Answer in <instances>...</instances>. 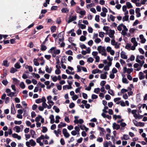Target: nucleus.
I'll list each match as a JSON object with an SVG mask.
<instances>
[{
    "instance_id": "nucleus-14",
    "label": "nucleus",
    "mask_w": 147,
    "mask_h": 147,
    "mask_svg": "<svg viewBox=\"0 0 147 147\" xmlns=\"http://www.w3.org/2000/svg\"><path fill=\"white\" fill-rule=\"evenodd\" d=\"M120 56L121 58L124 59H127V57L125 54V53L123 51H122L121 53Z\"/></svg>"
},
{
    "instance_id": "nucleus-20",
    "label": "nucleus",
    "mask_w": 147,
    "mask_h": 147,
    "mask_svg": "<svg viewBox=\"0 0 147 147\" xmlns=\"http://www.w3.org/2000/svg\"><path fill=\"white\" fill-rule=\"evenodd\" d=\"M77 17L76 16H73L70 17L67 21V23H69L75 20L76 19Z\"/></svg>"
},
{
    "instance_id": "nucleus-61",
    "label": "nucleus",
    "mask_w": 147,
    "mask_h": 147,
    "mask_svg": "<svg viewBox=\"0 0 147 147\" xmlns=\"http://www.w3.org/2000/svg\"><path fill=\"white\" fill-rule=\"evenodd\" d=\"M34 64L37 66H38L39 65V63L38 62V61L36 59H34Z\"/></svg>"
},
{
    "instance_id": "nucleus-55",
    "label": "nucleus",
    "mask_w": 147,
    "mask_h": 147,
    "mask_svg": "<svg viewBox=\"0 0 147 147\" xmlns=\"http://www.w3.org/2000/svg\"><path fill=\"white\" fill-rule=\"evenodd\" d=\"M100 90L102 92H103L104 94L107 92V91L105 90L104 87H102L100 89Z\"/></svg>"
},
{
    "instance_id": "nucleus-5",
    "label": "nucleus",
    "mask_w": 147,
    "mask_h": 147,
    "mask_svg": "<svg viewBox=\"0 0 147 147\" xmlns=\"http://www.w3.org/2000/svg\"><path fill=\"white\" fill-rule=\"evenodd\" d=\"M52 96L51 95L48 96L47 97V99L48 100V103L49 104L48 106V109H51L52 106L54 104V102L52 100Z\"/></svg>"
},
{
    "instance_id": "nucleus-15",
    "label": "nucleus",
    "mask_w": 147,
    "mask_h": 147,
    "mask_svg": "<svg viewBox=\"0 0 147 147\" xmlns=\"http://www.w3.org/2000/svg\"><path fill=\"white\" fill-rule=\"evenodd\" d=\"M112 127L113 129H116V130H118L120 128V125L117 124L115 123H114L113 124Z\"/></svg>"
},
{
    "instance_id": "nucleus-2",
    "label": "nucleus",
    "mask_w": 147,
    "mask_h": 147,
    "mask_svg": "<svg viewBox=\"0 0 147 147\" xmlns=\"http://www.w3.org/2000/svg\"><path fill=\"white\" fill-rule=\"evenodd\" d=\"M145 59L144 56L142 55H138L136 58V61L140 64V66H142L144 63V59Z\"/></svg>"
},
{
    "instance_id": "nucleus-22",
    "label": "nucleus",
    "mask_w": 147,
    "mask_h": 147,
    "mask_svg": "<svg viewBox=\"0 0 147 147\" xmlns=\"http://www.w3.org/2000/svg\"><path fill=\"white\" fill-rule=\"evenodd\" d=\"M92 73L93 74H95L98 73H102V71L98 69H96L92 70Z\"/></svg>"
},
{
    "instance_id": "nucleus-58",
    "label": "nucleus",
    "mask_w": 147,
    "mask_h": 147,
    "mask_svg": "<svg viewBox=\"0 0 147 147\" xmlns=\"http://www.w3.org/2000/svg\"><path fill=\"white\" fill-rule=\"evenodd\" d=\"M51 78H52L53 81L54 82H56L57 80V76H51Z\"/></svg>"
},
{
    "instance_id": "nucleus-36",
    "label": "nucleus",
    "mask_w": 147,
    "mask_h": 147,
    "mask_svg": "<svg viewBox=\"0 0 147 147\" xmlns=\"http://www.w3.org/2000/svg\"><path fill=\"white\" fill-rule=\"evenodd\" d=\"M108 93L111 95L114 96L115 95V93L111 89H110L108 90Z\"/></svg>"
},
{
    "instance_id": "nucleus-1",
    "label": "nucleus",
    "mask_w": 147,
    "mask_h": 147,
    "mask_svg": "<svg viewBox=\"0 0 147 147\" xmlns=\"http://www.w3.org/2000/svg\"><path fill=\"white\" fill-rule=\"evenodd\" d=\"M49 139V137L47 134L45 135H41L40 136L37 138L36 139V142L37 143L39 144L41 146L43 147L44 144H47L48 142L47 140Z\"/></svg>"
},
{
    "instance_id": "nucleus-26",
    "label": "nucleus",
    "mask_w": 147,
    "mask_h": 147,
    "mask_svg": "<svg viewBox=\"0 0 147 147\" xmlns=\"http://www.w3.org/2000/svg\"><path fill=\"white\" fill-rule=\"evenodd\" d=\"M30 133L32 138H36V137L34 131L33 130H30Z\"/></svg>"
},
{
    "instance_id": "nucleus-24",
    "label": "nucleus",
    "mask_w": 147,
    "mask_h": 147,
    "mask_svg": "<svg viewBox=\"0 0 147 147\" xmlns=\"http://www.w3.org/2000/svg\"><path fill=\"white\" fill-rule=\"evenodd\" d=\"M50 119V123L51 124H53L55 122V119L54 116L53 115H50L49 117Z\"/></svg>"
},
{
    "instance_id": "nucleus-9",
    "label": "nucleus",
    "mask_w": 147,
    "mask_h": 147,
    "mask_svg": "<svg viewBox=\"0 0 147 147\" xmlns=\"http://www.w3.org/2000/svg\"><path fill=\"white\" fill-rule=\"evenodd\" d=\"M128 31V29L126 27L124 28L122 31L121 34L124 36H127L128 37H129L130 36V34H127V32Z\"/></svg>"
},
{
    "instance_id": "nucleus-33",
    "label": "nucleus",
    "mask_w": 147,
    "mask_h": 147,
    "mask_svg": "<svg viewBox=\"0 0 147 147\" xmlns=\"http://www.w3.org/2000/svg\"><path fill=\"white\" fill-rule=\"evenodd\" d=\"M78 24L80 28L82 29H84L86 28V26L84 24Z\"/></svg>"
},
{
    "instance_id": "nucleus-52",
    "label": "nucleus",
    "mask_w": 147,
    "mask_h": 147,
    "mask_svg": "<svg viewBox=\"0 0 147 147\" xmlns=\"http://www.w3.org/2000/svg\"><path fill=\"white\" fill-rule=\"evenodd\" d=\"M100 91V89L98 88L94 89V92L96 94H98Z\"/></svg>"
},
{
    "instance_id": "nucleus-19",
    "label": "nucleus",
    "mask_w": 147,
    "mask_h": 147,
    "mask_svg": "<svg viewBox=\"0 0 147 147\" xmlns=\"http://www.w3.org/2000/svg\"><path fill=\"white\" fill-rule=\"evenodd\" d=\"M54 133L57 137H58L59 135L61 134V131L60 129H58L57 130H54Z\"/></svg>"
},
{
    "instance_id": "nucleus-4",
    "label": "nucleus",
    "mask_w": 147,
    "mask_h": 147,
    "mask_svg": "<svg viewBox=\"0 0 147 147\" xmlns=\"http://www.w3.org/2000/svg\"><path fill=\"white\" fill-rule=\"evenodd\" d=\"M97 50L99 53L101 54L102 55L105 56H107V54L106 51L105 47L99 46L97 47Z\"/></svg>"
},
{
    "instance_id": "nucleus-30",
    "label": "nucleus",
    "mask_w": 147,
    "mask_h": 147,
    "mask_svg": "<svg viewBox=\"0 0 147 147\" xmlns=\"http://www.w3.org/2000/svg\"><path fill=\"white\" fill-rule=\"evenodd\" d=\"M74 123L76 124L79 123L80 124H82L84 123V121L82 119H80Z\"/></svg>"
},
{
    "instance_id": "nucleus-35",
    "label": "nucleus",
    "mask_w": 147,
    "mask_h": 147,
    "mask_svg": "<svg viewBox=\"0 0 147 147\" xmlns=\"http://www.w3.org/2000/svg\"><path fill=\"white\" fill-rule=\"evenodd\" d=\"M120 125L121 126V129L123 130L124 129L123 127L126 125V124L124 122H121Z\"/></svg>"
},
{
    "instance_id": "nucleus-12",
    "label": "nucleus",
    "mask_w": 147,
    "mask_h": 147,
    "mask_svg": "<svg viewBox=\"0 0 147 147\" xmlns=\"http://www.w3.org/2000/svg\"><path fill=\"white\" fill-rule=\"evenodd\" d=\"M56 69L55 71V73L57 75H58L61 74V71L60 69L61 67L60 65H56L55 66Z\"/></svg>"
},
{
    "instance_id": "nucleus-11",
    "label": "nucleus",
    "mask_w": 147,
    "mask_h": 147,
    "mask_svg": "<svg viewBox=\"0 0 147 147\" xmlns=\"http://www.w3.org/2000/svg\"><path fill=\"white\" fill-rule=\"evenodd\" d=\"M133 69L132 68H127L126 67H124L123 68V72L124 73H127L128 74H130L132 71Z\"/></svg>"
},
{
    "instance_id": "nucleus-27",
    "label": "nucleus",
    "mask_w": 147,
    "mask_h": 147,
    "mask_svg": "<svg viewBox=\"0 0 147 147\" xmlns=\"http://www.w3.org/2000/svg\"><path fill=\"white\" fill-rule=\"evenodd\" d=\"M72 88V86L70 85H66L63 86V89L64 90H66L67 89H69Z\"/></svg>"
},
{
    "instance_id": "nucleus-42",
    "label": "nucleus",
    "mask_w": 147,
    "mask_h": 147,
    "mask_svg": "<svg viewBox=\"0 0 147 147\" xmlns=\"http://www.w3.org/2000/svg\"><path fill=\"white\" fill-rule=\"evenodd\" d=\"M122 82L125 84H128L129 83L128 81L127 80V79L125 78H123L122 79Z\"/></svg>"
},
{
    "instance_id": "nucleus-7",
    "label": "nucleus",
    "mask_w": 147,
    "mask_h": 147,
    "mask_svg": "<svg viewBox=\"0 0 147 147\" xmlns=\"http://www.w3.org/2000/svg\"><path fill=\"white\" fill-rule=\"evenodd\" d=\"M23 127V126L22 125L20 126L16 125L13 128V129L16 133H18L22 131Z\"/></svg>"
},
{
    "instance_id": "nucleus-39",
    "label": "nucleus",
    "mask_w": 147,
    "mask_h": 147,
    "mask_svg": "<svg viewBox=\"0 0 147 147\" xmlns=\"http://www.w3.org/2000/svg\"><path fill=\"white\" fill-rule=\"evenodd\" d=\"M53 109L55 110V112L57 113H58L59 112V109L56 106L53 107Z\"/></svg>"
},
{
    "instance_id": "nucleus-60",
    "label": "nucleus",
    "mask_w": 147,
    "mask_h": 147,
    "mask_svg": "<svg viewBox=\"0 0 147 147\" xmlns=\"http://www.w3.org/2000/svg\"><path fill=\"white\" fill-rule=\"evenodd\" d=\"M101 40L98 38H97L95 39L94 42L96 43H98L101 42Z\"/></svg>"
},
{
    "instance_id": "nucleus-46",
    "label": "nucleus",
    "mask_w": 147,
    "mask_h": 147,
    "mask_svg": "<svg viewBox=\"0 0 147 147\" xmlns=\"http://www.w3.org/2000/svg\"><path fill=\"white\" fill-rule=\"evenodd\" d=\"M14 67L16 69H20L21 66L20 65L19 63L17 62L15 64Z\"/></svg>"
},
{
    "instance_id": "nucleus-31",
    "label": "nucleus",
    "mask_w": 147,
    "mask_h": 147,
    "mask_svg": "<svg viewBox=\"0 0 147 147\" xmlns=\"http://www.w3.org/2000/svg\"><path fill=\"white\" fill-rule=\"evenodd\" d=\"M60 118V117L59 115H56L55 117V122L56 123H58L59 122V120Z\"/></svg>"
},
{
    "instance_id": "nucleus-3",
    "label": "nucleus",
    "mask_w": 147,
    "mask_h": 147,
    "mask_svg": "<svg viewBox=\"0 0 147 147\" xmlns=\"http://www.w3.org/2000/svg\"><path fill=\"white\" fill-rule=\"evenodd\" d=\"M49 53H51L53 57H55L56 54H58L60 53L59 49H57L55 47H52L48 51Z\"/></svg>"
},
{
    "instance_id": "nucleus-45",
    "label": "nucleus",
    "mask_w": 147,
    "mask_h": 147,
    "mask_svg": "<svg viewBox=\"0 0 147 147\" xmlns=\"http://www.w3.org/2000/svg\"><path fill=\"white\" fill-rule=\"evenodd\" d=\"M112 38V39L111 40V44L112 45L114 46L117 42H116L115 40V38Z\"/></svg>"
},
{
    "instance_id": "nucleus-32",
    "label": "nucleus",
    "mask_w": 147,
    "mask_h": 147,
    "mask_svg": "<svg viewBox=\"0 0 147 147\" xmlns=\"http://www.w3.org/2000/svg\"><path fill=\"white\" fill-rule=\"evenodd\" d=\"M25 68L26 69H28L29 71L30 72H32L33 71V68L31 66H28V65H26V66L25 67Z\"/></svg>"
},
{
    "instance_id": "nucleus-29",
    "label": "nucleus",
    "mask_w": 147,
    "mask_h": 147,
    "mask_svg": "<svg viewBox=\"0 0 147 147\" xmlns=\"http://www.w3.org/2000/svg\"><path fill=\"white\" fill-rule=\"evenodd\" d=\"M126 6L127 7V8L128 9L132 8L133 7V6L131 5V3L129 2H127L126 3Z\"/></svg>"
},
{
    "instance_id": "nucleus-6",
    "label": "nucleus",
    "mask_w": 147,
    "mask_h": 147,
    "mask_svg": "<svg viewBox=\"0 0 147 147\" xmlns=\"http://www.w3.org/2000/svg\"><path fill=\"white\" fill-rule=\"evenodd\" d=\"M75 130H73L71 132V134L74 136L80 135V129L79 128V125L74 127Z\"/></svg>"
},
{
    "instance_id": "nucleus-56",
    "label": "nucleus",
    "mask_w": 147,
    "mask_h": 147,
    "mask_svg": "<svg viewBox=\"0 0 147 147\" xmlns=\"http://www.w3.org/2000/svg\"><path fill=\"white\" fill-rule=\"evenodd\" d=\"M42 107L44 108H45L46 107L48 109V106L47 104L45 102H43L42 104Z\"/></svg>"
},
{
    "instance_id": "nucleus-38",
    "label": "nucleus",
    "mask_w": 147,
    "mask_h": 147,
    "mask_svg": "<svg viewBox=\"0 0 147 147\" xmlns=\"http://www.w3.org/2000/svg\"><path fill=\"white\" fill-rule=\"evenodd\" d=\"M61 11L62 13H67L68 12L69 10L67 8H63L61 10Z\"/></svg>"
},
{
    "instance_id": "nucleus-48",
    "label": "nucleus",
    "mask_w": 147,
    "mask_h": 147,
    "mask_svg": "<svg viewBox=\"0 0 147 147\" xmlns=\"http://www.w3.org/2000/svg\"><path fill=\"white\" fill-rule=\"evenodd\" d=\"M32 75L33 77L37 78H39L40 77V76L37 74L33 73L32 74Z\"/></svg>"
},
{
    "instance_id": "nucleus-10",
    "label": "nucleus",
    "mask_w": 147,
    "mask_h": 147,
    "mask_svg": "<svg viewBox=\"0 0 147 147\" xmlns=\"http://www.w3.org/2000/svg\"><path fill=\"white\" fill-rule=\"evenodd\" d=\"M62 133L65 138H68L69 137L70 134L67 131L66 129L64 128L63 129Z\"/></svg>"
},
{
    "instance_id": "nucleus-18",
    "label": "nucleus",
    "mask_w": 147,
    "mask_h": 147,
    "mask_svg": "<svg viewBox=\"0 0 147 147\" xmlns=\"http://www.w3.org/2000/svg\"><path fill=\"white\" fill-rule=\"evenodd\" d=\"M138 76L140 80L143 79L145 78V76L144 74L142 72H140L139 73Z\"/></svg>"
},
{
    "instance_id": "nucleus-50",
    "label": "nucleus",
    "mask_w": 147,
    "mask_h": 147,
    "mask_svg": "<svg viewBox=\"0 0 147 147\" xmlns=\"http://www.w3.org/2000/svg\"><path fill=\"white\" fill-rule=\"evenodd\" d=\"M17 70L16 69L13 67H12L10 69V72L11 73H14L15 72L17 71Z\"/></svg>"
},
{
    "instance_id": "nucleus-47",
    "label": "nucleus",
    "mask_w": 147,
    "mask_h": 147,
    "mask_svg": "<svg viewBox=\"0 0 147 147\" xmlns=\"http://www.w3.org/2000/svg\"><path fill=\"white\" fill-rule=\"evenodd\" d=\"M86 39V38L85 36H82L80 38V40L82 41H84Z\"/></svg>"
},
{
    "instance_id": "nucleus-28",
    "label": "nucleus",
    "mask_w": 147,
    "mask_h": 147,
    "mask_svg": "<svg viewBox=\"0 0 147 147\" xmlns=\"http://www.w3.org/2000/svg\"><path fill=\"white\" fill-rule=\"evenodd\" d=\"M30 145L32 146H34L36 144V142L33 140L31 139L30 140Z\"/></svg>"
},
{
    "instance_id": "nucleus-17",
    "label": "nucleus",
    "mask_w": 147,
    "mask_h": 147,
    "mask_svg": "<svg viewBox=\"0 0 147 147\" xmlns=\"http://www.w3.org/2000/svg\"><path fill=\"white\" fill-rule=\"evenodd\" d=\"M12 136L13 138L17 139L18 140H20L21 139V136L18 135V134L14 133L12 134Z\"/></svg>"
},
{
    "instance_id": "nucleus-43",
    "label": "nucleus",
    "mask_w": 147,
    "mask_h": 147,
    "mask_svg": "<svg viewBox=\"0 0 147 147\" xmlns=\"http://www.w3.org/2000/svg\"><path fill=\"white\" fill-rule=\"evenodd\" d=\"M94 61V59L92 57H89L88 58L87 60V62L90 63H92L93 61Z\"/></svg>"
},
{
    "instance_id": "nucleus-53",
    "label": "nucleus",
    "mask_w": 147,
    "mask_h": 147,
    "mask_svg": "<svg viewBox=\"0 0 147 147\" xmlns=\"http://www.w3.org/2000/svg\"><path fill=\"white\" fill-rule=\"evenodd\" d=\"M137 45V44H133V46H131L130 49L132 50H134L135 49Z\"/></svg>"
},
{
    "instance_id": "nucleus-13",
    "label": "nucleus",
    "mask_w": 147,
    "mask_h": 147,
    "mask_svg": "<svg viewBox=\"0 0 147 147\" xmlns=\"http://www.w3.org/2000/svg\"><path fill=\"white\" fill-rule=\"evenodd\" d=\"M126 26L123 24H121L119 25L117 27V30L119 31H121L122 29H124Z\"/></svg>"
},
{
    "instance_id": "nucleus-25",
    "label": "nucleus",
    "mask_w": 147,
    "mask_h": 147,
    "mask_svg": "<svg viewBox=\"0 0 147 147\" xmlns=\"http://www.w3.org/2000/svg\"><path fill=\"white\" fill-rule=\"evenodd\" d=\"M129 16L128 15H126L124 16L122 19V20L123 22L125 21H127L129 20Z\"/></svg>"
},
{
    "instance_id": "nucleus-57",
    "label": "nucleus",
    "mask_w": 147,
    "mask_h": 147,
    "mask_svg": "<svg viewBox=\"0 0 147 147\" xmlns=\"http://www.w3.org/2000/svg\"><path fill=\"white\" fill-rule=\"evenodd\" d=\"M131 45L129 43H127L125 47V48L128 50H129L130 49L131 46Z\"/></svg>"
},
{
    "instance_id": "nucleus-21",
    "label": "nucleus",
    "mask_w": 147,
    "mask_h": 147,
    "mask_svg": "<svg viewBox=\"0 0 147 147\" xmlns=\"http://www.w3.org/2000/svg\"><path fill=\"white\" fill-rule=\"evenodd\" d=\"M130 138L129 135L127 134H124L123 137H121V139L122 140H128Z\"/></svg>"
},
{
    "instance_id": "nucleus-49",
    "label": "nucleus",
    "mask_w": 147,
    "mask_h": 147,
    "mask_svg": "<svg viewBox=\"0 0 147 147\" xmlns=\"http://www.w3.org/2000/svg\"><path fill=\"white\" fill-rule=\"evenodd\" d=\"M7 96L11 97H12L13 96H16L15 95V93L13 92H11L9 93H8L7 94Z\"/></svg>"
},
{
    "instance_id": "nucleus-40",
    "label": "nucleus",
    "mask_w": 147,
    "mask_h": 147,
    "mask_svg": "<svg viewBox=\"0 0 147 147\" xmlns=\"http://www.w3.org/2000/svg\"><path fill=\"white\" fill-rule=\"evenodd\" d=\"M66 54L67 55H73V52L71 50H69L65 52Z\"/></svg>"
},
{
    "instance_id": "nucleus-63",
    "label": "nucleus",
    "mask_w": 147,
    "mask_h": 147,
    "mask_svg": "<svg viewBox=\"0 0 147 147\" xmlns=\"http://www.w3.org/2000/svg\"><path fill=\"white\" fill-rule=\"evenodd\" d=\"M51 31L52 32H54L56 30V27L55 26H53L51 27Z\"/></svg>"
},
{
    "instance_id": "nucleus-64",
    "label": "nucleus",
    "mask_w": 147,
    "mask_h": 147,
    "mask_svg": "<svg viewBox=\"0 0 147 147\" xmlns=\"http://www.w3.org/2000/svg\"><path fill=\"white\" fill-rule=\"evenodd\" d=\"M60 142L62 145H64L65 144L64 140L63 138H61V139Z\"/></svg>"
},
{
    "instance_id": "nucleus-51",
    "label": "nucleus",
    "mask_w": 147,
    "mask_h": 147,
    "mask_svg": "<svg viewBox=\"0 0 147 147\" xmlns=\"http://www.w3.org/2000/svg\"><path fill=\"white\" fill-rule=\"evenodd\" d=\"M20 87L22 89H24L25 87V86L23 82H21L20 85Z\"/></svg>"
},
{
    "instance_id": "nucleus-41",
    "label": "nucleus",
    "mask_w": 147,
    "mask_h": 147,
    "mask_svg": "<svg viewBox=\"0 0 147 147\" xmlns=\"http://www.w3.org/2000/svg\"><path fill=\"white\" fill-rule=\"evenodd\" d=\"M100 78L102 79H106L107 78V76L105 74H101L100 75Z\"/></svg>"
},
{
    "instance_id": "nucleus-62",
    "label": "nucleus",
    "mask_w": 147,
    "mask_h": 147,
    "mask_svg": "<svg viewBox=\"0 0 147 147\" xmlns=\"http://www.w3.org/2000/svg\"><path fill=\"white\" fill-rule=\"evenodd\" d=\"M78 98V96L77 95H75L72 97V100H75Z\"/></svg>"
},
{
    "instance_id": "nucleus-37",
    "label": "nucleus",
    "mask_w": 147,
    "mask_h": 147,
    "mask_svg": "<svg viewBox=\"0 0 147 147\" xmlns=\"http://www.w3.org/2000/svg\"><path fill=\"white\" fill-rule=\"evenodd\" d=\"M105 34V33L103 32H100L99 33V36L100 38H103Z\"/></svg>"
},
{
    "instance_id": "nucleus-44",
    "label": "nucleus",
    "mask_w": 147,
    "mask_h": 147,
    "mask_svg": "<svg viewBox=\"0 0 147 147\" xmlns=\"http://www.w3.org/2000/svg\"><path fill=\"white\" fill-rule=\"evenodd\" d=\"M94 6V3H91L90 4H88L87 5L86 7V8L89 9L92 7H93Z\"/></svg>"
},
{
    "instance_id": "nucleus-23",
    "label": "nucleus",
    "mask_w": 147,
    "mask_h": 147,
    "mask_svg": "<svg viewBox=\"0 0 147 147\" xmlns=\"http://www.w3.org/2000/svg\"><path fill=\"white\" fill-rule=\"evenodd\" d=\"M2 65L8 67L9 66V63L8 62V61L6 60H4L3 61Z\"/></svg>"
},
{
    "instance_id": "nucleus-16",
    "label": "nucleus",
    "mask_w": 147,
    "mask_h": 147,
    "mask_svg": "<svg viewBox=\"0 0 147 147\" xmlns=\"http://www.w3.org/2000/svg\"><path fill=\"white\" fill-rule=\"evenodd\" d=\"M46 72L48 73H51L52 70V68L51 67H49L48 66L46 65L45 67Z\"/></svg>"
},
{
    "instance_id": "nucleus-54",
    "label": "nucleus",
    "mask_w": 147,
    "mask_h": 147,
    "mask_svg": "<svg viewBox=\"0 0 147 147\" xmlns=\"http://www.w3.org/2000/svg\"><path fill=\"white\" fill-rule=\"evenodd\" d=\"M103 140V139L102 137H99L96 139V141L99 142H102Z\"/></svg>"
},
{
    "instance_id": "nucleus-34",
    "label": "nucleus",
    "mask_w": 147,
    "mask_h": 147,
    "mask_svg": "<svg viewBox=\"0 0 147 147\" xmlns=\"http://www.w3.org/2000/svg\"><path fill=\"white\" fill-rule=\"evenodd\" d=\"M131 42L133 43V44H137L138 43L136 41V38H131Z\"/></svg>"
},
{
    "instance_id": "nucleus-8",
    "label": "nucleus",
    "mask_w": 147,
    "mask_h": 147,
    "mask_svg": "<svg viewBox=\"0 0 147 147\" xmlns=\"http://www.w3.org/2000/svg\"><path fill=\"white\" fill-rule=\"evenodd\" d=\"M115 33V31L113 30H109L106 33V34L109 35V37L111 38H115L114 34Z\"/></svg>"
},
{
    "instance_id": "nucleus-59",
    "label": "nucleus",
    "mask_w": 147,
    "mask_h": 147,
    "mask_svg": "<svg viewBox=\"0 0 147 147\" xmlns=\"http://www.w3.org/2000/svg\"><path fill=\"white\" fill-rule=\"evenodd\" d=\"M41 118V116L39 115L37 117L35 118V121L36 122H38L40 121V119Z\"/></svg>"
}]
</instances>
